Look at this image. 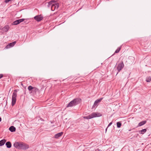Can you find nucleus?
I'll use <instances>...</instances> for the list:
<instances>
[{"label": "nucleus", "mask_w": 151, "mask_h": 151, "mask_svg": "<svg viewBox=\"0 0 151 151\" xmlns=\"http://www.w3.org/2000/svg\"><path fill=\"white\" fill-rule=\"evenodd\" d=\"M151 81V77H149L146 79V81L147 82H149Z\"/></svg>", "instance_id": "nucleus-22"}, {"label": "nucleus", "mask_w": 151, "mask_h": 151, "mask_svg": "<svg viewBox=\"0 0 151 151\" xmlns=\"http://www.w3.org/2000/svg\"><path fill=\"white\" fill-rule=\"evenodd\" d=\"M33 87H32V86H30L28 87V89L29 90V93H32V90L33 89Z\"/></svg>", "instance_id": "nucleus-15"}, {"label": "nucleus", "mask_w": 151, "mask_h": 151, "mask_svg": "<svg viewBox=\"0 0 151 151\" xmlns=\"http://www.w3.org/2000/svg\"><path fill=\"white\" fill-rule=\"evenodd\" d=\"M63 134V132H61L60 133H58L57 134H56L55 135V137L56 138H58L59 137L61 136Z\"/></svg>", "instance_id": "nucleus-13"}, {"label": "nucleus", "mask_w": 151, "mask_h": 151, "mask_svg": "<svg viewBox=\"0 0 151 151\" xmlns=\"http://www.w3.org/2000/svg\"><path fill=\"white\" fill-rule=\"evenodd\" d=\"M55 3L54 1H50L48 3V5L47 6L48 7H51L52 5L53 4V3Z\"/></svg>", "instance_id": "nucleus-20"}, {"label": "nucleus", "mask_w": 151, "mask_h": 151, "mask_svg": "<svg viewBox=\"0 0 151 151\" xmlns=\"http://www.w3.org/2000/svg\"><path fill=\"white\" fill-rule=\"evenodd\" d=\"M6 140L4 139L1 140L0 141V146H1L4 145L6 142Z\"/></svg>", "instance_id": "nucleus-19"}, {"label": "nucleus", "mask_w": 151, "mask_h": 151, "mask_svg": "<svg viewBox=\"0 0 151 151\" xmlns=\"http://www.w3.org/2000/svg\"><path fill=\"white\" fill-rule=\"evenodd\" d=\"M59 7V4L58 3H56L55 1V3H53L51 7V9L52 11H54L56 9H58Z\"/></svg>", "instance_id": "nucleus-4"}, {"label": "nucleus", "mask_w": 151, "mask_h": 151, "mask_svg": "<svg viewBox=\"0 0 151 151\" xmlns=\"http://www.w3.org/2000/svg\"><path fill=\"white\" fill-rule=\"evenodd\" d=\"M101 116V114L99 113L94 112L92 113L88 116L84 117V118L85 119H89L96 117L100 116Z\"/></svg>", "instance_id": "nucleus-2"}, {"label": "nucleus", "mask_w": 151, "mask_h": 151, "mask_svg": "<svg viewBox=\"0 0 151 151\" xmlns=\"http://www.w3.org/2000/svg\"><path fill=\"white\" fill-rule=\"evenodd\" d=\"M103 99V98H101L95 101L93 106V107H96L98 105V103L100 102Z\"/></svg>", "instance_id": "nucleus-7"}, {"label": "nucleus", "mask_w": 151, "mask_h": 151, "mask_svg": "<svg viewBox=\"0 0 151 151\" xmlns=\"http://www.w3.org/2000/svg\"><path fill=\"white\" fill-rule=\"evenodd\" d=\"M22 145V142H17L14 143V146L16 148L21 149V146Z\"/></svg>", "instance_id": "nucleus-5"}, {"label": "nucleus", "mask_w": 151, "mask_h": 151, "mask_svg": "<svg viewBox=\"0 0 151 151\" xmlns=\"http://www.w3.org/2000/svg\"><path fill=\"white\" fill-rule=\"evenodd\" d=\"M25 19H19L15 21H14L13 22V24L16 25H17L19 24L20 23L23 22L24 20Z\"/></svg>", "instance_id": "nucleus-8"}, {"label": "nucleus", "mask_w": 151, "mask_h": 151, "mask_svg": "<svg viewBox=\"0 0 151 151\" xmlns=\"http://www.w3.org/2000/svg\"><path fill=\"white\" fill-rule=\"evenodd\" d=\"M147 129H145L139 131V133L141 134H143L146 132Z\"/></svg>", "instance_id": "nucleus-17"}, {"label": "nucleus", "mask_w": 151, "mask_h": 151, "mask_svg": "<svg viewBox=\"0 0 151 151\" xmlns=\"http://www.w3.org/2000/svg\"><path fill=\"white\" fill-rule=\"evenodd\" d=\"M129 130V131H130L131 130L130 129V130Z\"/></svg>", "instance_id": "nucleus-30"}, {"label": "nucleus", "mask_w": 151, "mask_h": 151, "mask_svg": "<svg viewBox=\"0 0 151 151\" xmlns=\"http://www.w3.org/2000/svg\"><path fill=\"white\" fill-rule=\"evenodd\" d=\"M112 124V123L111 122H110L108 126V127H109V126H110V125H111Z\"/></svg>", "instance_id": "nucleus-27"}, {"label": "nucleus", "mask_w": 151, "mask_h": 151, "mask_svg": "<svg viewBox=\"0 0 151 151\" xmlns=\"http://www.w3.org/2000/svg\"><path fill=\"white\" fill-rule=\"evenodd\" d=\"M121 49V47H119L117 48V49H116V50L115 51V53H118L119 51H120V50Z\"/></svg>", "instance_id": "nucleus-24"}, {"label": "nucleus", "mask_w": 151, "mask_h": 151, "mask_svg": "<svg viewBox=\"0 0 151 151\" xmlns=\"http://www.w3.org/2000/svg\"><path fill=\"white\" fill-rule=\"evenodd\" d=\"M80 102V99H76L71 101L67 105V107H72L75 106Z\"/></svg>", "instance_id": "nucleus-1"}, {"label": "nucleus", "mask_w": 151, "mask_h": 151, "mask_svg": "<svg viewBox=\"0 0 151 151\" xmlns=\"http://www.w3.org/2000/svg\"><path fill=\"white\" fill-rule=\"evenodd\" d=\"M16 41H14V42H12V43L9 44V45H7L6 47L5 48L6 49H8L10 47H13L16 43Z\"/></svg>", "instance_id": "nucleus-10"}, {"label": "nucleus", "mask_w": 151, "mask_h": 151, "mask_svg": "<svg viewBox=\"0 0 151 151\" xmlns=\"http://www.w3.org/2000/svg\"><path fill=\"white\" fill-rule=\"evenodd\" d=\"M117 127L118 128H119L121 126V124L120 122H118L116 123Z\"/></svg>", "instance_id": "nucleus-23"}, {"label": "nucleus", "mask_w": 151, "mask_h": 151, "mask_svg": "<svg viewBox=\"0 0 151 151\" xmlns=\"http://www.w3.org/2000/svg\"><path fill=\"white\" fill-rule=\"evenodd\" d=\"M124 66V64L122 61L121 63H119L117 67V70H118V72H120V71L123 68Z\"/></svg>", "instance_id": "nucleus-6"}, {"label": "nucleus", "mask_w": 151, "mask_h": 151, "mask_svg": "<svg viewBox=\"0 0 151 151\" xmlns=\"http://www.w3.org/2000/svg\"><path fill=\"white\" fill-rule=\"evenodd\" d=\"M21 149L26 150L29 147V145L22 142Z\"/></svg>", "instance_id": "nucleus-11"}, {"label": "nucleus", "mask_w": 151, "mask_h": 151, "mask_svg": "<svg viewBox=\"0 0 151 151\" xmlns=\"http://www.w3.org/2000/svg\"><path fill=\"white\" fill-rule=\"evenodd\" d=\"M1 121V118L0 117V122Z\"/></svg>", "instance_id": "nucleus-28"}, {"label": "nucleus", "mask_w": 151, "mask_h": 151, "mask_svg": "<svg viewBox=\"0 0 151 151\" xmlns=\"http://www.w3.org/2000/svg\"><path fill=\"white\" fill-rule=\"evenodd\" d=\"M107 128L106 129V130H107Z\"/></svg>", "instance_id": "nucleus-29"}, {"label": "nucleus", "mask_w": 151, "mask_h": 151, "mask_svg": "<svg viewBox=\"0 0 151 151\" xmlns=\"http://www.w3.org/2000/svg\"><path fill=\"white\" fill-rule=\"evenodd\" d=\"M3 76V75L2 74H0V79Z\"/></svg>", "instance_id": "nucleus-26"}, {"label": "nucleus", "mask_w": 151, "mask_h": 151, "mask_svg": "<svg viewBox=\"0 0 151 151\" xmlns=\"http://www.w3.org/2000/svg\"><path fill=\"white\" fill-rule=\"evenodd\" d=\"M6 145L7 147L8 148H10L12 146V144L10 142H7L6 143Z\"/></svg>", "instance_id": "nucleus-14"}, {"label": "nucleus", "mask_w": 151, "mask_h": 151, "mask_svg": "<svg viewBox=\"0 0 151 151\" xmlns=\"http://www.w3.org/2000/svg\"><path fill=\"white\" fill-rule=\"evenodd\" d=\"M34 18L37 21L40 22L42 19L43 17L41 15H38L35 17Z\"/></svg>", "instance_id": "nucleus-9"}, {"label": "nucleus", "mask_w": 151, "mask_h": 151, "mask_svg": "<svg viewBox=\"0 0 151 151\" xmlns=\"http://www.w3.org/2000/svg\"><path fill=\"white\" fill-rule=\"evenodd\" d=\"M146 123V121H142V122H140L139 123L138 126H141L145 124Z\"/></svg>", "instance_id": "nucleus-16"}, {"label": "nucleus", "mask_w": 151, "mask_h": 151, "mask_svg": "<svg viewBox=\"0 0 151 151\" xmlns=\"http://www.w3.org/2000/svg\"><path fill=\"white\" fill-rule=\"evenodd\" d=\"M13 0H6L5 1L6 2V3H8V2H9L10 1H12Z\"/></svg>", "instance_id": "nucleus-25"}, {"label": "nucleus", "mask_w": 151, "mask_h": 151, "mask_svg": "<svg viewBox=\"0 0 151 151\" xmlns=\"http://www.w3.org/2000/svg\"><path fill=\"white\" fill-rule=\"evenodd\" d=\"M10 28V27L9 25H7L5 26L2 29V30L5 32H7Z\"/></svg>", "instance_id": "nucleus-12"}, {"label": "nucleus", "mask_w": 151, "mask_h": 151, "mask_svg": "<svg viewBox=\"0 0 151 151\" xmlns=\"http://www.w3.org/2000/svg\"><path fill=\"white\" fill-rule=\"evenodd\" d=\"M9 130L11 132H14L15 131L16 129L14 126H12L9 128Z\"/></svg>", "instance_id": "nucleus-18"}, {"label": "nucleus", "mask_w": 151, "mask_h": 151, "mask_svg": "<svg viewBox=\"0 0 151 151\" xmlns=\"http://www.w3.org/2000/svg\"><path fill=\"white\" fill-rule=\"evenodd\" d=\"M17 90L16 89L14 91L13 93L12 99V105L13 106L15 104L17 96Z\"/></svg>", "instance_id": "nucleus-3"}, {"label": "nucleus", "mask_w": 151, "mask_h": 151, "mask_svg": "<svg viewBox=\"0 0 151 151\" xmlns=\"http://www.w3.org/2000/svg\"><path fill=\"white\" fill-rule=\"evenodd\" d=\"M38 89L35 87H33L32 90V93L35 92L36 93L37 91H38Z\"/></svg>", "instance_id": "nucleus-21"}]
</instances>
